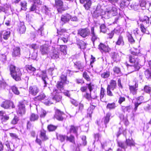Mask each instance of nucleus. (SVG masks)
<instances>
[{"mask_svg":"<svg viewBox=\"0 0 151 151\" xmlns=\"http://www.w3.org/2000/svg\"><path fill=\"white\" fill-rule=\"evenodd\" d=\"M9 70L10 74L14 79L16 81L21 80L22 73L19 68L13 65H11L9 66Z\"/></svg>","mask_w":151,"mask_h":151,"instance_id":"1","label":"nucleus"},{"mask_svg":"<svg viewBox=\"0 0 151 151\" xmlns=\"http://www.w3.org/2000/svg\"><path fill=\"white\" fill-rule=\"evenodd\" d=\"M131 53L134 55L129 56V61L131 63L134 64V65L132 67L134 68V70H138L140 68V66L139 60L136 55L138 54V53L137 52L133 51L131 52Z\"/></svg>","mask_w":151,"mask_h":151,"instance_id":"2","label":"nucleus"},{"mask_svg":"<svg viewBox=\"0 0 151 151\" xmlns=\"http://www.w3.org/2000/svg\"><path fill=\"white\" fill-rule=\"evenodd\" d=\"M118 143L119 146L124 149L125 151L128 147L130 150L131 149V146L135 145V142L132 139H126L125 142H118Z\"/></svg>","mask_w":151,"mask_h":151,"instance_id":"3","label":"nucleus"},{"mask_svg":"<svg viewBox=\"0 0 151 151\" xmlns=\"http://www.w3.org/2000/svg\"><path fill=\"white\" fill-rule=\"evenodd\" d=\"M105 14V12L104 11L101 9V6L100 4H98L96 10L94 12L93 16L94 17L97 18L100 16L104 15Z\"/></svg>","mask_w":151,"mask_h":151,"instance_id":"4","label":"nucleus"},{"mask_svg":"<svg viewBox=\"0 0 151 151\" xmlns=\"http://www.w3.org/2000/svg\"><path fill=\"white\" fill-rule=\"evenodd\" d=\"M47 97L44 93H41L38 96L35 97L34 100H38L39 101H44V103L46 105H49L52 104L50 101L47 100H46Z\"/></svg>","mask_w":151,"mask_h":151,"instance_id":"5","label":"nucleus"},{"mask_svg":"<svg viewBox=\"0 0 151 151\" xmlns=\"http://www.w3.org/2000/svg\"><path fill=\"white\" fill-rule=\"evenodd\" d=\"M50 46H48L46 45H42L40 47V51L42 55H47L50 52Z\"/></svg>","mask_w":151,"mask_h":151,"instance_id":"6","label":"nucleus"},{"mask_svg":"<svg viewBox=\"0 0 151 151\" xmlns=\"http://www.w3.org/2000/svg\"><path fill=\"white\" fill-rule=\"evenodd\" d=\"M90 30L88 28L80 29L78 30V34L83 37L88 36L90 34Z\"/></svg>","mask_w":151,"mask_h":151,"instance_id":"7","label":"nucleus"},{"mask_svg":"<svg viewBox=\"0 0 151 151\" xmlns=\"http://www.w3.org/2000/svg\"><path fill=\"white\" fill-rule=\"evenodd\" d=\"M1 106L5 109H9L11 106L12 108L15 107L12 101L8 100L2 102L1 104Z\"/></svg>","mask_w":151,"mask_h":151,"instance_id":"8","label":"nucleus"},{"mask_svg":"<svg viewBox=\"0 0 151 151\" xmlns=\"http://www.w3.org/2000/svg\"><path fill=\"white\" fill-rule=\"evenodd\" d=\"M46 73L45 71H41L40 70H39V72L37 73V74L39 77L42 78V80L45 84V85L44 86V87H46L47 86L46 85L47 83L46 82V80L47 79L46 74Z\"/></svg>","mask_w":151,"mask_h":151,"instance_id":"9","label":"nucleus"},{"mask_svg":"<svg viewBox=\"0 0 151 151\" xmlns=\"http://www.w3.org/2000/svg\"><path fill=\"white\" fill-rule=\"evenodd\" d=\"M64 115V113L63 112L57 109L56 111L54 117L59 121H62L64 119L63 116Z\"/></svg>","mask_w":151,"mask_h":151,"instance_id":"10","label":"nucleus"},{"mask_svg":"<svg viewBox=\"0 0 151 151\" xmlns=\"http://www.w3.org/2000/svg\"><path fill=\"white\" fill-rule=\"evenodd\" d=\"M29 94L35 96L39 92V89L36 86H31L29 87Z\"/></svg>","mask_w":151,"mask_h":151,"instance_id":"11","label":"nucleus"},{"mask_svg":"<svg viewBox=\"0 0 151 151\" xmlns=\"http://www.w3.org/2000/svg\"><path fill=\"white\" fill-rule=\"evenodd\" d=\"M134 84L133 85H129V89L131 93L133 95H135L137 93L138 84L135 82H134Z\"/></svg>","mask_w":151,"mask_h":151,"instance_id":"12","label":"nucleus"},{"mask_svg":"<svg viewBox=\"0 0 151 151\" xmlns=\"http://www.w3.org/2000/svg\"><path fill=\"white\" fill-rule=\"evenodd\" d=\"M17 111V113L20 115H22L24 114L25 112L24 105L21 103H19L18 106Z\"/></svg>","mask_w":151,"mask_h":151,"instance_id":"13","label":"nucleus"},{"mask_svg":"<svg viewBox=\"0 0 151 151\" xmlns=\"http://www.w3.org/2000/svg\"><path fill=\"white\" fill-rule=\"evenodd\" d=\"M117 9L115 7H113L111 10L105 12V14L109 15V16H114L117 14Z\"/></svg>","mask_w":151,"mask_h":151,"instance_id":"14","label":"nucleus"},{"mask_svg":"<svg viewBox=\"0 0 151 151\" xmlns=\"http://www.w3.org/2000/svg\"><path fill=\"white\" fill-rule=\"evenodd\" d=\"M55 91L56 92V93L53 97L52 99L57 102H59L61 100L62 98L61 93H58V90L56 89L55 90Z\"/></svg>","mask_w":151,"mask_h":151,"instance_id":"15","label":"nucleus"},{"mask_svg":"<svg viewBox=\"0 0 151 151\" xmlns=\"http://www.w3.org/2000/svg\"><path fill=\"white\" fill-rule=\"evenodd\" d=\"M26 27L23 22L21 23L19 25L17 31L20 34H23L25 32Z\"/></svg>","mask_w":151,"mask_h":151,"instance_id":"16","label":"nucleus"},{"mask_svg":"<svg viewBox=\"0 0 151 151\" xmlns=\"http://www.w3.org/2000/svg\"><path fill=\"white\" fill-rule=\"evenodd\" d=\"M99 48L101 52H109L110 49L109 47L104 44L100 43L99 45Z\"/></svg>","mask_w":151,"mask_h":151,"instance_id":"17","label":"nucleus"},{"mask_svg":"<svg viewBox=\"0 0 151 151\" xmlns=\"http://www.w3.org/2000/svg\"><path fill=\"white\" fill-rule=\"evenodd\" d=\"M20 49L18 47H16L14 48L12 53L13 57H19L20 55Z\"/></svg>","mask_w":151,"mask_h":151,"instance_id":"18","label":"nucleus"},{"mask_svg":"<svg viewBox=\"0 0 151 151\" xmlns=\"http://www.w3.org/2000/svg\"><path fill=\"white\" fill-rule=\"evenodd\" d=\"M71 18V16L69 14L63 15L61 17V20L64 23L68 22Z\"/></svg>","mask_w":151,"mask_h":151,"instance_id":"19","label":"nucleus"},{"mask_svg":"<svg viewBox=\"0 0 151 151\" xmlns=\"http://www.w3.org/2000/svg\"><path fill=\"white\" fill-rule=\"evenodd\" d=\"M55 6L58 9H59L62 10H65L63 8V2L60 0H55Z\"/></svg>","mask_w":151,"mask_h":151,"instance_id":"20","label":"nucleus"},{"mask_svg":"<svg viewBox=\"0 0 151 151\" xmlns=\"http://www.w3.org/2000/svg\"><path fill=\"white\" fill-rule=\"evenodd\" d=\"M116 81L112 80L110 82L109 85L107 87L111 89L112 90H114L116 88Z\"/></svg>","mask_w":151,"mask_h":151,"instance_id":"21","label":"nucleus"},{"mask_svg":"<svg viewBox=\"0 0 151 151\" xmlns=\"http://www.w3.org/2000/svg\"><path fill=\"white\" fill-rule=\"evenodd\" d=\"M77 44L79 45V47L81 49H84L86 48V44L83 41L77 40Z\"/></svg>","mask_w":151,"mask_h":151,"instance_id":"22","label":"nucleus"},{"mask_svg":"<svg viewBox=\"0 0 151 151\" xmlns=\"http://www.w3.org/2000/svg\"><path fill=\"white\" fill-rule=\"evenodd\" d=\"M78 129V127L71 125L70 129V132L76 134V136H77V131Z\"/></svg>","mask_w":151,"mask_h":151,"instance_id":"23","label":"nucleus"},{"mask_svg":"<svg viewBox=\"0 0 151 151\" xmlns=\"http://www.w3.org/2000/svg\"><path fill=\"white\" fill-rule=\"evenodd\" d=\"M10 32L8 31H3L1 33V37L3 38H7L10 37Z\"/></svg>","mask_w":151,"mask_h":151,"instance_id":"24","label":"nucleus"},{"mask_svg":"<svg viewBox=\"0 0 151 151\" xmlns=\"http://www.w3.org/2000/svg\"><path fill=\"white\" fill-rule=\"evenodd\" d=\"M111 115L110 113H108L106 114V116L103 119V121L105 124H106L109 122Z\"/></svg>","mask_w":151,"mask_h":151,"instance_id":"25","label":"nucleus"},{"mask_svg":"<svg viewBox=\"0 0 151 151\" xmlns=\"http://www.w3.org/2000/svg\"><path fill=\"white\" fill-rule=\"evenodd\" d=\"M75 67L81 71H83L84 68V66L80 62H76L75 63Z\"/></svg>","mask_w":151,"mask_h":151,"instance_id":"26","label":"nucleus"},{"mask_svg":"<svg viewBox=\"0 0 151 151\" xmlns=\"http://www.w3.org/2000/svg\"><path fill=\"white\" fill-rule=\"evenodd\" d=\"M130 0H122L120 5L122 8L124 7V6H127L129 4V1Z\"/></svg>","mask_w":151,"mask_h":151,"instance_id":"27","label":"nucleus"},{"mask_svg":"<svg viewBox=\"0 0 151 151\" xmlns=\"http://www.w3.org/2000/svg\"><path fill=\"white\" fill-rule=\"evenodd\" d=\"M40 137L43 140H46L48 139L46 135L45 131L44 130H41L40 131Z\"/></svg>","mask_w":151,"mask_h":151,"instance_id":"28","label":"nucleus"},{"mask_svg":"<svg viewBox=\"0 0 151 151\" xmlns=\"http://www.w3.org/2000/svg\"><path fill=\"white\" fill-rule=\"evenodd\" d=\"M60 79L61 80L60 81H62L65 84L68 83L69 81L67 80L66 75L62 74L60 77Z\"/></svg>","mask_w":151,"mask_h":151,"instance_id":"29","label":"nucleus"},{"mask_svg":"<svg viewBox=\"0 0 151 151\" xmlns=\"http://www.w3.org/2000/svg\"><path fill=\"white\" fill-rule=\"evenodd\" d=\"M116 107V105L115 103H108L106 106V108L109 110L114 109Z\"/></svg>","mask_w":151,"mask_h":151,"instance_id":"30","label":"nucleus"},{"mask_svg":"<svg viewBox=\"0 0 151 151\" xmlns=\"http://www.w3.org/2000/svg\"><path fill=\"white\" fill-rule=\"evenodd\" d=\"M139 3L142 9L144 10L146 9L145 6L146 2L145 0H139Z\"/></svg>","mask_w":151,"mask_h":151,"instance_id":"31","label":"nucleus"},{"mask_svg":"<svg viewBox=\"0 0 151 151\" xmlns=\"http://www.w3.org/2000/svg\"><path fill=\"white\" fill-rule=\"evenodd\" d=\"M42 10L43 12L46 14H48L50 12V8L46 5L43 6Z\"/></svg>","mask_w":151,"mask_h":151,"instance_id":"32","label":"nucleus"},{"mask_svg":"<svg viewBox=\"0 0 151 151\" xmlns=\"http://www.w3.org/2000/svg\"><path fill=\"white\" fill-rule=\"evenodd\" d=\"M65 83H63L62 81H58L56 85V86L57 88L60 91L61 89H63V85Z\"/></svg>","mask_w":151,"mask_h":151,"instance_id":"33","label":"nucleus"},{"mask_svg":"<svg viewBox=\"0 0 151 151\" xmlns=\"http://www.w3.org/2000/svg\"><path fill=\"white\" fill-rule=\"evenodd\" d=\"M91 4V1L90 0H88L87 1H86V3L84 5V6L85 9L87 10H88L90 8Z\"/></svg>","mask_w":151,"mask_h":151,"instance_id":"34","label":"nucleus"},{"mask_svg":"<svg viewBox=\"0 0 151 151\" xmlns=\"http://www.w3.org/2000/svg\"><path fill=\"white\" fill-rule=\"evenodd\" d=\"M39 117L37 115L32 113L30 116V120L31 121H34L37 120L38 119Z\"/></svg>","mask_w":151,"mask_h":151,"instance_id":"35","label":"nucleus"},{"mask_svg":"<svg viewBox=\"0 0 151 151\" xmlns=\"http://www.w3.org/2000/svg\"><path fill=\"white\" fill-rule=\"evenodd\" d=\"M95 107L93 106H90L88 109V114L90 117H91V114L93 113V110L94 109Z\"/></svg>","mask_w":151,"mask_h":151,"instance_id":"36","label":"nucleus"},{"mask_svg":"<svg viewBox=\"0 0 151 151\" xmlns=\"http://www.w3.org/2000/svg\"><path fill=\"white\" fill-rule=\"evenodd\" d=\"M66 139L67 141H69L73 143H75V137L74 136L71 135L69 137L67 136Z\"/></svg>","mask_w":151,"mask_h":151,"instance_id":"37","label":"nucleus"},{"mask_svg":"<svg viewBox=\"0 0 151 151\" xmlns=\"http://www.w3.org/2000/svg\"><path fill=\"white\" fill-rule=\"evenodd\" d=\"M66 48L67 46L65 45H62L60 47V50L62 53L63 55H66L67 54Z\"/></svg>","mask_w":151,"mask_h":151,"instance_id":"38","label":"nucleus"},{"mask_svg":"<svg viewBox=\"0 0 151 151\" xmlns=\"http://www.w3.org/2000/svg\"><path fill=\"white\" fill-rule=\"evenodd\" d=\"M66 137V136L65 135L58 134L57 135V139L61 142H64Z\"/></svg>","mask_w":151,"mask_h":151,"instance_id":"39","label":"nucleus"},{"mask_svg":"<svg viewBox=\"0 0 151 151\" xmlns=\"http://www.w3.org/2000/svg\"><path fill=\"white\" fill-rule=\"evenodd\" d=\"M145 74L146 78H151V70H147Z\"/></svg>","mask_w":151,"mask_h":151,"instance_id":"40","label":"nucleus"},{"mask_svg":"<svg viewBox=\"0 0 151 151\" xmlns=\"http://www.w3.org/2000/svg\"><path fill=\"white\" fill-rule=\"evenodd\" d=\"M110 75V73L109 71H106L104 72L101 74V77L104 78H106L109 77Z\"/></svg>","mask_w":151,"mask_h":151,"instance_id":"41","label":"nucleus"},{"mask_svg":"<svg viewBox=\"0 0 151 151\" xmlns=\"http://www.w3.org/2000/svg\"><path fill=\"white\" fill-rule=\"evenodd\" d=\"M12 91L13 93L16 95H19L20 93L18 89V88L15 86H13L11 88Z\"/></svg>","mask_w":151,"mask_h":151,"instance_id":"42","label":"nucleus"},{"mask_svg":"<svg viewBox=\"0 0 151 151\" xmlns=\"http://www.w3.org/2000/svg\"><path fill=\"white\" fill-rule=\"evenodd\" d=\"M57 128V126L50 124L48 125L47 129L50 131H53L55 130Z\"/></svg>","mask_w":151,"mask_h":151,"instance_id":"43","label":"nucleus"},{"mask_svg":"<svg viewBox=\"0 0 151 151\" xmlns=\"http://www.w3.org/2000/svg\"><path fill=\"white\" fill-rule=\"evenodd\" d=\"M149 17L147 16H145L143 19L142 23L144 24H148L149 22Z\"/></svg>","mask_w":151,"mask_h":151,"instance_id":"44","label":"nucleus"},{"mask_svg":"<svg viewBox=\"0 0 151 151\" xmlns=\"http://www.w3.org/2000/svg\"><path fill=\"white\" fill-rule=\"evenodd\" d=\"M144 91L147 93L150 94L151 91V87L148 86H145L144 88Z\"/></svg>","mask_w":151,"mask_h":151,"instance_id":"45","label":"nucleus"},{"mask_svg":"<svg viewBox=\"0 0 151 151\" xmlns=\"http://www.w3.org/2000/svg\"><path fill=\"white\" fill-rule=\"evenodd\" d=\"M105 91V89L103 87H101L100 93V98L101 101H102L101 99H103L104 97L105 94L104 92Z\"/></svg>","mask_w":151,"mask_h":151,"instance_id":"46","label":"nucleus"},{"mask_svg":"<svg viewBox=\"0 0 151 151\" xmlns=\"http://www.w3.org/2000/svg\"><path fill=\"white\" fill-rule=\"evenodd\" d=\"M83 77L87 81H90L91 80L90 77L88 75L86 72H84L83 74Z\"/></svg>","mask_w":151,"mask_h":151,"instance_id":"47","label":"nucleus"},{"mask_svg":"<svg viewBox=\"0 0 151 151\" xmlns=\"http://www.w3.org/2000/svg\"><path fill=\"white\" fill-rule=\"evenodd\" d=\"M9 118L8 115H5L4 116H2L1 118V120L2 122H6L7 120L9 119Z\"/></svg>","mask_w":151,"mask_h":151,"instance_id":"48","label":"nucleus"},{"mask_svg":"<svg viewBox=\"0 0 151 151\" xmlns=\"http://www.w3.org/2000/svg\"><path fill=\"white\" fill-rule=\"evenodd\" d=\"M18 121V117L17 116H15L14 118L12 120L11 123L12 124L14 125L17 124Z\"/></svg>","mask_w":151,"mask_h":151,"instance_id":"49","label":"nucleus"},{"mask_svg":"<svg viewBox=\"0 0 151 151\" xmlns=\"http://www.w3.org/2000/svg\"><path fill=\"white\" fill-rule=\"evenodd\" d=\"M21 5L22 6L21 9L23 10L26 9L27 7V2L25 1H23L21 2Z\"/></svg>","mask_w":151,"mask_h":151,"instance_id":"50","label":"nucleus"},{"mask_svg":"<svg viewBox=\"0 0 151 151\" xmlns=\"http://www.w3.org/2000/svg\"><path fill=\"white\" fill-rule=\"evenodd\" d=\"M144 24L142 23L140 24V28L142 32L146 33L147 31L146 28L144 25Z\"/></svg>","mask_w":151,"mask_h":151,"instance_id":"51","label":"nucleus"},{"mask_svg":"<svg viewBox=\"0 0 151 151\" xmlns=\"http://www.w3.org/2000/svg\"><path fill=\"white\" fill-rule=\"evenodd\" d=\"M26 69L27 70L34 72L36 70V69L31 65H27L26 66Z\"/></svg>","mask_w":151,"mask_h":151,"instance_id":"52","label":"nucleus"},{"mask_svg":"<svg viewBox=\"0 0 151 151\" xmlns=\"http://www.w3.org/2000/svg\"><path fill=\"white\" fill-rule=\"evenodd\" d=\"M0 60L4 62L6 60V56L5 54H0Z\"/></svg>","mask_w":151,"mask_h":151,"instance_id":"53","label":"nucleus"},{"mask_svg":"<svg viewBox=\"0 0 151 151\" xmlns=\"http://www.w3.org/2000/svg\"><path fill=\"white\" fill-rule=\"evenodd\" d=\"M101 32L103 33H105L106 31V27L104 24H101L100 26Z\"/></svg>","mask_w":151,"mask_h":151,"instance_id":"54","label":"nucleus"},{"mask_svg":"<svg viewBox=\"0 0 151 151\" xmlns=\"http://www.w3.org/2000/svg\"><path fill=\"white\" fill-rule=\"evenodd\" d=\"M29 47L30 48L33 49L34 50H37L39 48V46L36 44L30 45Z\"/></svg>","mask_w":151,"mask_h":151,"instance_id":"55","label":"nucleus"},{"mask_svg":"<svg viewBox=\"0 0 151 151\" xmlns=\"http://www.w3.org/2000/svg\"><path fill=\"white\" fill-rule=\"evenodd\" d=\"M133 9L135 10H137L139 9H140L141 7L140 5H138L136 3L133 4L132 6Z\"/></svg>","mask_w":151,"mask_h":151,"instance_id":"56","label":"nucleus"},{"mask_svg":"<svg viewBox=\"0 0 151 151\" xmlns=\"http://www.w3.org/2000/svg\"><path fill=\"white\" fill-rule=\"evenodd\" d=\"M6 147H5L6 150L8 151H12V150L10 147V145L8 142H6L5 144Z\"/></svg>","mask_w":151,"mask_h":151,"instance_id":"57","label":"nucleus"},{"mask_svg":"<svg viewBox=\"0 0 151 151\" xmlns=\"http://www.w3.org/2000/svg\"><path fill=\"white\" fill-rule=\"evenodd\" d=\"M91 35L92 38H97L94 32V28L93 27H92L91 28Z\"/></svg>","mask_w":151,"mask_h":151,"instance_id":"58","label":"nucleus"},{"mask_svg":"<svg viewBox=\"0 0 151 151\" xmlns=\"http://www.w3.org/2000/svg\"><path fill=\"white\" fill-rule=\"evenodd\" d=\"M112 58L114 60L116 61L117 60H118L119 58V56L117 53H114L113 55H112Z\"/></svg>","mask_w":151,"mask_h":151,"instance_id":"59","label":"nucleus"},{"mask_svg":"<svg viewBox=\"0 0 151 151\" xmlns=\"http://www.w3.org/2000/svg\"><path fill=\"white\" fill-rule=\"evenodd\" d=\"M124 112L127 111L129 112L131 109V107L130 106H123L122 108Z\"/></svg>","mask_w":151,"mask_h":151,"instance_id":"60","label":"nucleus"},{"mask_svg":"<svg viewBox=\"0 0 151 151\" xmlns=\"http://www.w3.org/2000/svg\"><path fill=\"white\" fill-rule=\"evenodd\" d=\"M113 71L114 73H119L121 71L120 69L119 68L116 66L114 68Z\"/></svg>","mask_w":151,"mask_h":151,"instance_id":"61","label":"nucleus"},{"mask_svg":"<svg viewBox=\"0 0 151 151\" xmlns=\"http://www.w3.org/2000/svg\"><path fill=\"white\" fill-rule=\"evenodd\" d=\"M142 103V102H139V101H137V102L134 103L135 107L134 108V110L135 111L137 110V107L140 104Z\"/></svg>","mask_w":151,"mask_h":151,"instance_id":"62","label":"nucleus"},{"mask_svg":"<svg viewBox=\"0 0 151 151\" xmlns=\"http://www.w3.org/2000/svg\"><path fill=\"white\" fill-rule=\"evenodd\" d=\"M116 44L117 45H119L121 44L122 45H123L124 44V42L123 41L122 38H119L116 42Z\"/></svg>","mask_w":151,"mask_h":151,"instance_id":"63","label":"nucleus"},{"mask_svg":"<svg viewBox=\"0 0 151 151\" xmlns=\"http://www.w3.org/2000/svg\"><path fill=\"white\" fill-rule=\"evenodd\" d=\"M109 2L114 5L116 4H118L119 2V0H107Z\"/></svg>","mask_w":151,"mask_h":151,"instance_id":"64","label":"nucleus"}]
</instances>
